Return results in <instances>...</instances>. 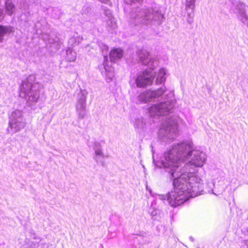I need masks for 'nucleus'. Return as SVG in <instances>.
I'll list each match as a JSON object with an SVG mask.
<instances>
[{
	"instance_id": "1",
	"label": "nucleus",
	"mask_w": 248,
	"mask_h": 248,
	"mask_svg": "<svg viewBox=\"0 0 248 248\" xmlns=\"http://www.w3.org/2000/svg\"><path fill=\"white\" fill-rule=\"evenodd\" d=\"M206 160V153L193 149L191 142L173 145L164 154L160 161H154L157 167L165 168L173 179L174 190L166 196L158 195V199L162 201L167 200L171 206L176 207L189 198L201 194L203 187L202 180L194 173L187 172L186 170L188 166L202 168Z\"/></svg>"
},
{
	"instance_id": "2",
	"label": "nucleus",
	"mask_w": 248,
	"mask_h": 248,
	"mask_svg": "<svg viewBox=\"0 0 248 248\" xmlns=\"http://www.w3.org/2000/svg\"><path fill=\"white\" fill-rule=\"evenodd\" d=\"M132 17L135 22L154 31L162 24L164 18L160 8L156 6L142 8Z\"/></svg>"
},
{
	"instance_id": "3",
	"label": "nucleus",
	"mask_w": 248,
	"mask_h": 248,
	"mask_svg": "<svg viewBox=\"0 0 248 248\" xmlns=\"http://www.w3.org/2000/svg\"><path fill=\"white\" fill-rule=\"evenodd\" d=\"M137 54L139 62L150 68V70L146 69L140 73L136 80L138 87H145L151 85L154 80L155 74L153 70L156 66L157 61L150 56L149 52L146 50H139L137 51Z\"/></svg>"
},
{
	"instance_id": "4",
	"label": "nucleus",
	"mask_w": 248,
	"mask_h": 248,
	"mask_svg": "<svg viewBox=\"0 0 248 248\" xmlns=\"http://www.w3.org/2000/svg\"><path fill=\"white\" fill-rule=\"evenodd\" d=\"M33 77H29L20 86L19 96L25 98L29 106L35 105L40 97L39 86L37 83L31 82Z\"/></svg>"
},
{
	"instance_id": "5",
	"label": "nucleus",
	"mask_w": 248,
	"mask_h": 248,
	"mask_svg": "<svg viewBox=\"0 0 248 248\" xmlns=\"http://www.w3.org/2000/svg\"><path fill=\"white\" fill-rule=\"evenodd\" d=\"M177 131L176 122L173 119L166 118L159 129L158 137L164 142H170L176 137Z\"/></svg>"
},
{
	"instance_id": "6",
	"label": "nucleus",
	"mask_w": 248,
	"mask_h": 248,
	"mask_svg": "<svg viewBox=\"0 0 248 248\" xmlns=\"http://www.w3.org/2000/svg\"><path fill=\"white\" fill-rule=\"evenodd\" d=\"M26 124L25 119L22 111L18 109L15 110L9 117L7 132L9 134L13 135L23 129Z\"/></svg>"
},
{
	"instance_id": "7",
	"label": "nucleus",
	"mask_w": 248,
	"mask_h": 248,
	"mask_svg": "<svg viewBox=\"0 0 248 248\" xmlns=\"http://www.w3.org/2000/svg\"><path fill=\"white\" fill-rule=\"evenodd\" d=\"M166 91V87L164 86L156 90H147L140 93L137 96L135 99V103L137 104H140L157 101Z\"/></svg>"
},
{
	"instance_id": "8",
	"label": "nucleus",
	"mask_w": 248,
	"mask_h": 248,
	"mask_svg": "<svg viewBox=\"0 0 248 248\" xmlns=\"http://www.w3.org/2000/svg\"><path fill=\"white\" fill-rule=\"evenodd\" d=\"M172 101L168 100L164 103L155 104L149 109L151 116H161L167 114L173 108L174 105Z\"/></svg>"
},
{
	"instance_id": "9",
	"label": "nucleus",
	"mask_w": 248,
	"mask_h": 248,
	"mask_svg": "<svg viewBox=\"0 0 248 248\" xmlns=\"http://www.w3.org/2000/svg\"><path fill=\"white\" fill-rule=\"evenodd\" d=\"M248 7L243 3L238 2L236 6L234 13L239 20L248 27V16L246 12Z\"/></svg>"
},
{
	"instance_id": "10",
	"label": "nucleus",
	"mask_w": 248,
	"mask_h": 248,
	"mask_svg": "<svg viewBox=\"0 0 248 248\" xmlns=\"http://www.w3.org/2000/svg\"><path fill=\"white\" fill-rule=\"evenodd\" d=\"M196 0H186L185 6L187 15V21L188 23L193 22L194 10Z\"/></svg>"
},
{
	"instance_id": "11",
	"label": "nucleus",
	"mask_w": 248,
	"mask_h": 248,
	"mask_svg": "<svg viewBox=\"0 0 248 248\" xmlns=\"http://www.w3.org/2000/svg\"><path fill=\"white\" fill-rule=\"evenodd\" d=\"M108 62L107 57L104 56V68L106 73L107 81L109 82L114 77V70L111 66L108 65Z\"/></svg>"
},
{
	"instance_id": "12",
	"label": "nucleus",
	"mask_w": 248,
	"mask_h": 248,
	"mask_svg": "<svg viewBox=\"0 0 248 248\" xmlns=\"http://www.w3.org/2000/svg\"><path fill=\"white\" fill-rule=\"evenodd\" d=\"M167 70L164 68L159 69L155 80L156 84L164 83L166 80L167 75Z\"/></svg>"
},
{
	"instance_id": "13",
	"label": "nucleus",
	"mask_w": 248,
	"mask_h": 248,
	"mask_svg": "<svg viewBox=\"0 0 248 248\" xmlns=\"http://www.w3.org/2000/svg\"><path fill=\"white\" fill-rule=\"evenodd\" d=\"M76 110L79 117L83 118L86 115V102L78 100Z\"/></svg>"
},
{
	"instance_id": "14",
	"label": "nucleus",
	"mask_w": 248,
	"mask_h": 248,
	"mask_svg": "<svg viewBox=\"0 0 248 248\" xmlns=\"http://www.w3.org/2000/svg\"><path fill=\"white\" fill-rule=\"evenodd\" d=\"M95 156L94 159L97 162H103L102 159L104 158L105 155H104L99 143H95L94 147Z\"/></svg>"
},
{
	"instance_id": "15",
	"label": "nucleus",
	"mask_w": 248,
	"mask_h": 248,
	"mask_svg": "<svg viewBox=\"0 0 248 248\" xmlns=\"http://www.w3.org/2000/svg\"><path fill=\"white\" fill-rule=\"evenodd\" d=\"M123 56V51L120 48L112 49L110 52V59L111 61H115L121 59Z\"/></svg>"
},
{
	"instance_id": "16",
	"label": "nucleus",
	"mask_w": 248,
	"mask_h": 248,
	"mask_svg": "<svg viewBox=\"0 0 248 248\" xmlns=\"http://www.w3.org/2000/svg\"><path fill=\"white\" fill-rule=\"evenodd\" d=\"M14 32L13 28L11 26H3L0 25V42L3 41V37L7 34Z\"/></svg>"
},
{
	"instance_id": "17",
	"label": "nucleus",
	"mask_w": 248,
	"mask_h": 248,
	"mask_svg": "<svg viewBox=\"0 0 248 248\" xmlns=\"http://www.w3.org/2000/svg\"><path fill=\"white\" fill-rule=\"evenodd\" d=\"M5 12L9 15H12L15 11V6L11 0H6L5 3Z\"/></svg>"
},
{
	"instance_id": "18",
	"label": "nucleus",
	"mask_w": 248,
	"mask_h": 248,
	"mask_svg": "<svg viewBox=\"0 0 248 248\" xmlns=\"http://www.w3.org/2000/svg\"><path fill=\"white\" fill-rule=\"evenodd\" d=\"M146 125L145 121L142 117L137 118L135 120L134 126L138 130H141L145 128Z\"/></svg>"
},
{
	"instance_id": "19",
	"label": "nucleus",
	"mask_w": 248,
	"mask_h": 248,
	"mask_svg": "<svg viewBox=\"0 0 248 248\" xmlns=\"http://www.w3.org/2000/svg\"><path fill=\"white\" fill-rule=\"evenodd\" d=\"M77 57L76 52L69 47L66 50V59L69 62H74Z\"/></svg>"
},
{
	"instance_id": "20",
	"label": "nucleus",
	"mask_w": 248,
	"mask_h": 248,
	"mask_svg": "<svg viewBox=\"0 0 248 248\" xmlns=\"http://www.w3.org/2000/svg\"><path fill=\"white\" fill-rule=\"evenodd\" d=\"M107 27L108 30H113L117 28V24L116 19L114 17H111L107 21Z\"/></svg>"
},
{
	"instance_id": "21",
	"label": "nucleus",
	"mask_w": 248,
	"mask_h": 248,
	"mask_svg": "<svg viewBox=\"0 0 248 248\" xmlns=\"http://www.w3.org/2000/svg\"><path fill=\"white\" fill-rule=\"evenodd\" d=\"M225 189V185L223 183H221L220 185H217L215 186L214 190H212V193L216 195H219L224 192Z\"/></svg>"
},
{
	"instance_id": "22",
	"label": "nucleus",
	"mask_w": 248,
	"mask_h": 248,
	"mask_svg": "<svg viewBox=\"0 0 248 248\" xmlns=\"http://www.w3.org/2000/svg\"><path fill=\"white\" fill-rule=\"evenodd\" d=\"M82 40V37L80 36H78L71 38L68 41V43L70 45L74 46L78 45Z\"/></svg>"
},
{
	"instance_id": "23",
	"label": "nucleus",
	"mask_w": 248,
	"mask_h": 248,
	"mask_svg": "<svg viewBox=\"0 0 248 248\" xmlns=\"http://www.w3.org/2000/svg\"><path fill=\"white\" fill-rule=\"evenodd\" d=\"M87 93H88L86 90H80V93L78 94V101L86 102Z\"/></svg>"
},
{
	"instance_id": "24",
	"label": "nucleus",
	"mask_w": 248,
	"mask_h": 248,
	"mask_svg": "<svg viewBox=\"0 0 248 248\" xmlns=\"http://www.w3.org/2000/svg\"><path fill=\"white\" fill-rule=\"evenodd\" d=\"M125 2L128 4H131L132 3H139L141 4L143 3V0H124Z\"/></svg>"
},
{
	"instance_id": "25",
	"label": "nucleus",
	"mask_w": 248,
	"mask_h": 248,
	"mask_svg": "<svg viewBox=\"0 0 248 248\" xmlns=\"http://www.w3.org/2000/svg\"><path fill=\"white\" fill-rule=\"evenodd\" d=\"M105 15L108 16V19L110 18L111 17H112L111 16V12L109 10H107L105 13Z\"/></svg>"
},
{
	"instance_id": "26",
	"label": "nucleus",
	"mask_w": 248,
	"mask_h": 248,
	"mask_svg": "<svg viewBox=\"0 0 248 248\" xmlns=\"http://www.w3.org/2000/svg\"><path fill=\"white\" fill-rule=\"evenodd\" d=\"M100 1H101L102 3H104L105 4H110L111 3V2L110 1V0H99Z\"/></svg>"
},
{
	"instance_id": "27",
	"label": "nucleus",
	"mask_w": 248,
	"mask_h": 248,
	"mask_svg": "<svg viewBox=\"0 0 248 248\" xmlns=\"http://www.w3.org/2000/svg\"><path fill=\"white\" fill-rule=\"evenodd\" d=\"M3 15V10L2 9H0V19H1Z\"/></svg>"
},
{
	"instance_id": "28",
	"label": "nucleus",
	"mask_w": 248,
	"mask_h": 248,
	"mask_svg": "<svg viewBox=\"0 0 248 248\" xmlns=\"http://www.w3.org/2000/svg\"><path fill=\"white\" fill-rule=\"evenodd\" d=\"M245 243L246 244V245L247 246V247H248V240H245Z\"/></svg>"
},
{
	"instance_id": "29",
	"label": "nucleus",
	"mask_w": 248,
	"mask_h": 248,
	"mask_svg": "<svg viewBox=\"0 0 248 248\" xmlns=\"http://www.w3.org/2000/svg\"><path fill=\"white\" fill-rule=\"evenodd\" d=\"M104 48L106 49L107 51L108 50V47L107 46H105Z\"/></svg>"
},
{
	"instance_id": "30",
	"label": "nucleus",
	"mask_w": 248,
	"mask_h": 248,
	"mask_svg": "<svg viewBox=\"0 0 248 248\" xmlns=\"http://www.w3.org/2000/svg\"><path fill=\"white\" fill-rule=\"evenodd\" d=\"M190 240H191L192 241H193V240H193V238H192V237H190Z\"/></svg>"
},
{
	"instance_id": "31",
	"label": "nucleus",
	"mask_w": 248,
	"mask_h": 248,
	"mask_svg": "<svg viewBox=\"0 0 248 248\" xmlns=\"http://www.w3.org/2000/svg\"><path fill=\"white\" fill-rule=\"evenodd\" d=\"M38 239L39 241H40V240H41V239H40V238H39H39H38Z\"/></svg>"
}]
</instances>
